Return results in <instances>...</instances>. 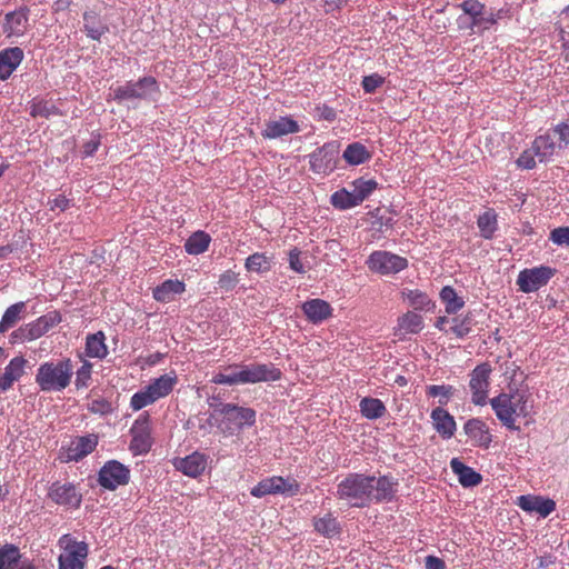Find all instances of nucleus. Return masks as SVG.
Returning a JSON list of instances; mask_svg holds the SVG:
<instances>
[{
	"mask_svg": "<svg viewBox=\"0 0 569 569\" xmlns=\"http://www.w3.org/2000/svg\"><path fill=\"white\" fill-rule=\"evenodd\" d=\"M29 27L28 10L20 8L19 10L6 14L2 31L7 37H21Z\"/></svg>",
	"mask_w": 569,
	"mask_h": 569,
	"instance_id": "nucleus-22",
	"label": "nucleus"
},
{
	"mask_svg": "<svg viewBox=\"0 0 569 569\" xmlns=\"http://www.w3.org/2000/svg\"><path fill=\"white\" fill-rule=\"evenodd\" d=\"M463 430L475 446L489 448L492 442V435L487 423L479 418L469 419Z\"/></svg>",
	"mask_w": 569,
	"mask_h": 569,
	"instance_id": "nucleus-20",
	"label": "nucleus"
},
{
	"mask_svg": "<svg viewBox=\"0 0 569 569\" xmlns=\"http://www.w3.org/2000/svg\"><path fill=\"white\" fill-rule=\"evenodd\" d=\"M551 142H569V119L555 127L551 133H548Z\"/></svg>",
	"mask_w": 569,
	"mask_h": 569,
	"instance_id": "nucleus-53",
	"label": "nucleus"
},
{
	"mask_svg": "<svg viewBox=\"0 0 569 569\" xmlns=\"http://www.w3.org/2000/svg\"><path fill=\"white\" fill-rule=\"evenodd\" d=\"M238 274L231 270H227L226 272H223L220 278H219V286L220 288L222 289H226V290H230V289H233L236 287V284L238 283Z\"/></svg>",
	"mask_w": 569,
	"mask_h": 569,
	"instance_id": "nucleus-57",
	"label": "nucleus"
},
{
	"mask_svg": "<svg viewBox=\"0 0 569 569\" xmlns=\"http://www.w3.org/2000/svg\"><path fill=\"white\" fill-rule=\"evenodd\" d=\"M331 203L335 208L341 210L349 209L359 204L352 190L348 191L345 188L332 193Z\"/></svg>",
	"mask_w": 569,
	"mask_h": 569,
	"instance_id": "nucleus-48",
	"label": "nucleus"
},
{
	"mask_svg": "<svg viewBox=\"0 0 569 569\" xmlns=\"http://www.w3.org/2000/svg\"><path fill=\"white\" fill-rule=\"evenodd\" d=\"M477 226L481 237L491 239L498 228L497 213L493 209H488L478 217Z\"/></svg>",
	"mask_w": 569,
	"mask_h": 569,
	"instance_id": "nucleus-39",
	"label": "nucleus"
},
{
	"mask_svg": "<svg viewBox=\"0 0 569 569\" xmlns=\"http://www.w3.org/2000/svg\"><path fill=\"white\" fill-rule=\"evenodd\" d=\"M28 360L22 357L12 358L6 366L3 373L0 376V390L7 391L12 388L23 375Z\"/></svg>",
	"mask_w": 569,
	"mask_h": 569,
	"instance_id": "nucleus-24",
	"label": "nucleus"
},
{
	"mask_svg": "<svg viewBox=\"0 0 569 569\" xmlns=\"http://www.w3.org/2000/svg\"><path fill=\"white\" fill-rule=\"evenodd\" d=\"M272 258L266 253L256 252L246 259L244 267L250 272H268L271 269Z\"/></svg>",
	"mask_w": 569,
	"mask_h": 569,
	"instance_id": "nucleus-46",
	"label": "nucleus"
},
{
	"mask_svg": "<svg viewBox=\"0 0 569 569\" xmlns=\"http://www.w3.org/2000/svg\"><path fill=\"white\" fill-rule=\"evenodd\" d=\"M73 363L70 358L41 363L36 373V383L41 391H62L71 383Z\"/></svg>",
	"mask_w": 569,
	"mask_h": 569,
	"instance_id": "nucleus-3",
	"label": "nucleus"
},
{
	"mask_svg": "<svg viewBox=\"0 0 569 569\" xmlns=\"http://www.w3.org/2000/svg\"><path fill=\"white\" fill-rule=\"evenodd\" d=\"M383 83V78L377 73L366 76L362 80V88L366 92L372 93Z\"/></svg>",
	"mask_w": 569,
	"mask_h": 569,
	"instance_id": "nucleus-56",
	"label": "nucleus"
},
{
	"mask_svg": "<svg viewBox=\"0 0 569 569\" xmlns=\"http://www.w3.org/2000/svg\"><path fill=\"white\" fill-rule=\"evenodd\" d=\"M211 237L204 231L193 232L184 243V249L189 254H200L208 250Z\"/></svg>",
	"mask_w": 569,
	"mask_h": 569,
	"instance_id": "nucleus-38",
	"label": "nucleus"
},
{
	"mask_svg": "<svg viewBox=\"0 0 569 569\" xmlns=\"http://www.w3.org/2000/svg\"><path fill=\"white\" fill-rule=\"evenodd\" d=\"M373 476L349 473L337 486L336 497L350 507L362 508L372 501Z\"/></svg>",
	"mask_w": 569,
	"mask_h": 569,
	"instance_id": "nucleus-4",
	"label": "nucleus"
},
{
	"mask_svg": "<svg viewBox=\"0 0 569 569\" xmlns=\"http://www.w3.org/2000/svg\"><path fill=\"white\" fill-rule=\"evenodd\" d=\"M44 335L46 333L43 332L37 320H34L12 331L9 337V340L10 343L12 345L23 343L27 341L39 339Z\"/></svg>",
	"mask_w": 569,
	"mask_h": 569,
	"instance_id": "nucleus-32",
	"label": "nucleus"
},
{
	"mask_svg": "<svg viewBox=\"0 0 569 569\" xmlns=\"http://www.w3.org/2000/svg\"><path fill=\"white\" fill-rule=\"evenodd\" d=\"M219 411L223 416L219 427L226 436H232L244 427L256 423L257 413L252 408L223 403Z\"/></svg>",
	"mask_w": 569,
	"mask_h": 569,
	"instance_id": "nucleus-7",
	"label": "nucleus"
},
{
	"mask_svg": "<svg viewBox=\"0 0 569 569\" xmlns=\"http://www.w3.org/2000/svg\"><path fill=\"white\" fill-rule=\"evenodd\" d=\"M186 284L179 280H166L153 289V298L159 302H170L176 295L182 293Z\"/></svg>",
	"mask_w": 569,
	"mask_h": 569,
	"instance_id": "nucleus-34",
	"label": "nucleus"
},
{
	"mask_svg": "<svg viewBox=\"0 0 569 569\" xmlns=\"http://www.w3.org/2000/svg\"><path fill=\"white\" fill-rule=\"evenodd\" d=\"M178 383V376L174 371H170L150 381L147 386L154 399L166 398L169 396Z\"/></svg>",
	"mask_w": 569,
	"mask_h": 569,
	"instance_id": "nucleus-29",
	"label": "nucleus"
},
{
	"mask_svg": "<svg viewBox=\"0 0 569 569\" xmlns=\"http://www.w3.org/2000/svg\"><path fill=\"white\" fill-rule=\"evenodd\" d=\"M318 116L325 120L332 121L336 118V111L333 108L328 106H321L317 108Z\"/></svg>",
	"mask_w": 569,
	"mask_h": 569,
	"instance_id": "nucleus-63",
	"label": "nucleus"
},
{
	"mask_svg": "<svg viewBox=\"0 0 569 569\" xmlns=\"http://www.w3.org/2000/svg\"><path fill=\"white\" fill-rule=\"evenodd\" d=\"M549 239L558 246L569 247V227H558L551 230Z\"/></svg>",
	"mask_w": 569,
	"mask_h": 569,
	"instance_id": "nucleus-54",
	"label": "nucleus"
},
{
	"mask_svg": "<svg viewBox=\"0 0 569 569\" xmlns=\"http://www.w3.org/2000/svg\"><path fill=\"white\" fill-rule=\"evenodd\" d=\"M300 253L301 252L297 248L290 250L289 264L293 271H296L298 273H303V272H306V269H305L303 263L301 262Z\"/></svg>",
	"mask_w": 569,
	"mask_h": 569,
	"instance_id": "nucleus-61",
	"label": "nucleus"
},
{
	"mask_svg": "<svg viewBox=\"0 0 569 569\" xmlns=\"http://www.w3.org/2000/svg\"><path fill=\"white\" fill-rule=\"evenodd\" d=\"M517 505L527 512H536L540 517L546 518L556 510V502L550 498L541 496H520Z\"/></svg>",
	"mask_w": 569,
	"mask_h": 569,
	"instance_id": "nucleus-19",
	"label": "nucleus"
},
{
	"mask_svg": "<svg viewBox=\"0 0 569 569\" xmlns=\"http://www.w3.org/2000/svg\"><path fill=\"white\" fill-rule=\"evenodd\" d=\"M44 333L61 322V316L58 311H50L36 319Z\"/></svg>",
	"mask_w": 569,
	"mask_h": 569,
	"instance_id": "nucleus-52",
	"label": "nucleus"
},
{
	"mask_svg": "<svg viewBox=\"0 0 569 569\" xmlns=\"http://www.w3.org/2000/svg\"><path fill=\"white\" fill-rule=\"evenodd\" d=\"M425 563H426V569H446L445 561L435 556L426 557Z\"/></svg>",
	"mask_w": 569,
	"mask_h": 569,
	"instance_id": "nucleus-62",
	"label": "nucleus"
},
{
	"mask_svg": "<svg viewBox=\"0 0 569 569\" xmlns=\"http://www.w3.org/2000/svg\"><path fill=\"white\" fill-rule=\"evenodd\" d=\"M89 411L106 415L111 411V403L106 399H94L88 405Z\"/></svg>",
	"mask_w": 569,
	"mask_h": 569,
	"instance_id": "nucleus-59",
	"label": "nucleus"
},
{
	"mask_svg": "<svg viewBox=\"0 0 569 569\" xmlns=\"http://www.w3.org/2000/svg\"><path fill=\"white\" fill-rule=\"evenodd\" d=\"M555 144H532L522 151L517 159V164L522 169H532L536 166V159L542 162L553 153Z\"/></svg>",
	"mask_w": 569,
	"mask_h": 569,
	"instance_id": "nucleus-23",
	"label": "nucleus"
},
{
	"mask_svg": "<svg viewBox=\"0 0 569 569\" xmlns=\"http://www.w3.org/2000/svg\"><path fill=\"white\" fill-rule=\"evenodd\" d=\"M114 100L131 101V100H156L159 92V86L153 77H144L136 82L129 81L123 86L114 89Z\"/></svg>",
	"mask_w": 569,
	"mask_h": 569,
	"instance_id": "nucleus-8",
	"label": "nucleus"
},
{
	"mask_svg": "<svg viewBox=\"0 0 569 569\" xmlns=\"http://www.w3.org/2000/svg\"><path fill=\"white\" fill-rule=\"evenodd\" d=\"M92 363L84 360L81 367L76 371L74 385L77 389L87 388L91 380Z\"/></svg>",
	"mask_w": 569,
	"mask_h": 569,
	"instance_id": "nucleus-51",
	"label": "nucleus"
},
{
	"mask_svg": "<svg viewBox=\"0 0 569 569\" xmlns=\"http://www.w3.org/2000/svg\"><path fill=\"white\" fill-rule=\"evenodd\" d=\"M423 329V319L419 313L408 311L398 318L395 336L402 339L407 335H417Z\"/></svg>",
	"mask_w": 569,
	"mask_h": 569,
	"instance_id": "nucleus-28",
	"label": "nucleus"
},
{
	"mask_svg": "<svg viewBox=\"0 0 569 569\" xmlns=\"http://www.w3.org/2000/svg\"><path fill=\"white\" fill-rule=\"evenodd\" d=\"M301 309L307 320L313 325L321 323L332 317V307L326 300L315 298L302 303Z\"/></svg>",
	"mask_w": 569,
	"mask_h": 569,
	"instance_id": "nucleus-21",
	"label": "nucleus"
},
{
	"mask_svg": "<svg viewBox=\"0 0 569 569\" xmlns=\"http://www.w3.org/2000/svg\"><path fill=\"white\" fill-rule=\"evenodd\" d=\"M157 400L154 399L152 393L146 387L144 389L133 393V396L130 399V408L133 411H139V410L143 409L144 407L154 403Z\"/></svg>",
	"mask_w": 569,
	"mask_h": 569,
	"instance_id": "nucleus-49",
	"label": "nucleus"
},
{
	"mask_svg": "<svg viewBox=\"0 0 569 569\" xmlns=\"http://www.w3.org/2000/svg\"><path fill=\"white\" fill-rule=\"evenodd\" d=\"M300 492V483L293 478H283L281 476H272L260 480L250 493L256 498H262L267 495H287L296 496Z\"/></svg>",
	"mask_w": 569,
	"mask_h": 569,
	"instance_id": "nucleus-9",
	"label": "nucleus"
},
{
	"mask_svg": "<svg viewBox=\"0 0 569 569\" xmlns=\"http://www.w3.org/2000/svg\"><path fill=\"white\" fill-rule=\"evenodd\" d=\"M26 309V303L20 301L13 303L4 311L0 321V332H6L21 319V315Z\"/></svg>",
	"mask_w": 569,
	"mask_h": 569,
	"instance_id": "nucleus-41",
	"label": "nucleus"
},
{
	"mask_svg": "<svg viewBox=\"0 0 569 569\" xmlns=\"http://www.w3.org/2000/svg\"><path fill=\"white\" fill-rule=\"evenodd\" d=\"M372 483V500L382 501L392 498L397 483L392 482L388 477L376 478L373 476Z\"/></svg>",
	"mask_w": 569,
	"mask_h": 569,
	"instance_id": "nucleus-37",
	"label": "nucleus"
},
{
	"mask_svg": "<svg viewBox=\"0 0 569 569\" xmlns=\"http://www.w3.org/2000/svg\"><path fill=\"white\" fill-rule=\"evenodd\" d=\"M361 415L369 419L376 420L385 416L387 408L378 398L365 397L359 403Z\"/></svg>",
	"mask_w": 569,
	"mask_h": 569,
	"instance_id": "nucleus-36",
	"label": "nucleus"
},
{
	"mask_svg": "<svg viewBox=\"0 0 569 569\" xmlns=\"http://www.w3.org/2000/svg\"><path fill=\"white\" fill-rule=\"evenodd\" d=\"M28 560V558H23L20 549L12 543L0 547V569H19Z\"/></svg>",
	"mask_w": 569,
	"mask_h": 569,
	"instance_id": "nucleus-30",
	"label": "nucleus"
},
{
	"mask_svg": "<svg viewBox=\"0 0 569 569\" xmlns=\"http://www.w3.org/2000/svg\"><path fill=\"white\" fill-rule=\"evenodd\" d=\"M130 470L117 460L107 461L99 471L98 482L108 490H116L129 482Z\"/></svg>",
	"mask_w": 569,
	"mask_h": 569,
	"instance_id": "nucleus-13",
	"label": "nucleus"
},
{
	"mask_svg": "<svg viewBox=\"0 0 569 569\" xmlns=\"http://www.w3.org/2000/svg\"><path fill=\"white\" fill-rule=\"evenodd\" d=\"M61 553L58 558V569H84L89 555V546L78 541L70 533L61 536L58 540Z\"/></svg>",
	"mask_w": 569,
	"mask_h": 569,
	"instance_id": "nucleus-6",
	"label": "nucleus"
},
{
	"mask_svg": "<svg viewBox=\"0 0 569 569\" xmlns=\"http://www.w3.org/2000/svg\"><path fill=\"white\" fill-rule=\"evenodd\" d=\"M23 50L19 47L0 51V79H8L23 59Z\"/></svg>",
	"mask_w": 569,
	"mask_h": 569,
	"instance_id": "nucleus-27",
	"label": "nucleus"
},
{
	"mask_svg": "<svg viewBox=\"0 0 569 569\" xmlns=\"http://www.w3.org/2000/svg\"><path fill=\"white\" fill-rule=\"evenodd\" d=\"M300 130L299 123L290 117H279L271 120L263 129V137L268 139L281 138L284 134L298 132Z\"/></svg>",
	"mask_w": 569,
	"mask_h": 569,
	"instance_id": "nucleus-25",
	"label": "nucleus"
},
{
	"mask_svg": "<svg viewBox=\"0 0 569 569\" xmlns=\"http://www.w3.org/2000/svg\"><path fill=\"white\" fill-rule=\"evenodd\" d=\"M312 522L315 530L327 538L340 533L339 522L330 512L326 513L323 517H315Z\"/></svg>",
	"mask_w": 569,
	"mask_h": 569,
	"instance_id": "nucleus-35",
	"label": "nucleus"
},
{
	"mask_svg": "<svg viewBox=\"0 0 569 569\" xmlns=\"http://www.w3.org/2000/svg\"><path fill=\"white\" fill-rule=\"evenodd\" d=\"M491 373V365L489 362H481L469 375L471 401L476 406H485L487 403Z\"/></svg>",
	"mask_w": 569,
	"mask_h": 569,
	"instance_id": "nucleus-10",
	"label": "nucleus"
},
{
	"mask_svg": "<svg viewBox=\"0 0 569 569\" xmlns=\"http://www.w3.org/2000/svg\"><path fill=\"white\" fill-rule=\"evenodd\" d=\"M70 204H71V200L62 194H59L54 199H51L48 201V206H49L50 210H52V211H54V210H59L61 212L66 211L67 209L70 208Z\"/></svg>",
	"mask_w": 569,
	"mask_h": 569,
	"instance_id": "nucleus-60",
	"label": "nucleus"
},
{
	"mask_svg": "<svg viewBox=\"0 0 569 569\" xmlns=\"http://www.w3.org/2000/svg\"><path fill=\"white\" fill-rule=\"evenodd\" d=\"M339 151L333 144H323L310 154V168L315 173L329 174L337 168Z\"/></svg>",
	"mask_w": 569,
	"mask_h": 569,
	"instance_id": "nucleus-15",
	"label": "nucleus"
},
{
	"mask_svg": "<svg viewBox=\"0 0 569 569\" xmlns=\"http://www.w3.org/2000/svg\"><path fill=\"white\" fill-rule=\"evenodd\" d=\"M450 467L453 473L458 476L459 482L463 487H473L481 482L482 477L480 473L475 471L471 467L466 466L458 458H453L450 461Z\"/></svg>",
	"mask_w": 569,
	"mask_h": 569,
	"instance_id": "nucleus-31",
	"label": "nucleus"
},
{
	"mask_svg": "<svg viewBox=\"0 0 569 569\" xmlns=\"http://www.w3.org/2000/svg\"><path fill=\"white\" fill-rule=\"evenodd\" d=\"M555 273L556 269L548 266L523 269L518 274L517 284L521 292H535L546 286Z\"/></svg>",
	"mask_w": 569,
	"mask_h": 569,
	"instance_id": "nucleus-12",
	"label": "nucleus"
},
{
	"mask_svg": "<svg viewBox=\"0 0 569 569\" xmlns=\"http://www.w3.org/2000/svg\"><path fill=\"white\" fill-rule=\"evenodd\" d=\"M132 439L130 450L134 455L147 453L152 446V437L149 426V415L140 416L131 428Z\"/></svg>",
	"mask_w": 569,
	"mask_h": 569,
	"instance_id": "nucleus-16",
	"label": "nucleus"
},
{
	"mask_svg": "<svg viewBox=\"0 0 569 569\" xmlns=\"http://www.w3.org/2000/svg\"><path fill=\"white\" fill-rule=\"evenodd\" d=\"M455 391L456 389L451 385H431L426 388V395L428 397L439 398L438 403L441 408L449 402Z\"/></svg>",
	"mask_w": 569,
	"mask_h": 569,
	"instance_id": "nucleus-47",
	"label": "nucleus"
},
{
	"mask_svg": "<svg viewBox=\"0 0 569 569\" xmlns=\"http://www.w3.org/2000/svg\"><path fill=\"white\" fill-rule=\"evenodd\" d=\"M208 463L209 456L200 451H193L186 457L173 460L174 468L190 478L201 476L207 469Z\"/></svg>",
	"mask_w": 569,
	"mask_h": 569,
	"instance_id": "nucleus-17",
	"label": "nucleus"
},
{
	"mask_svg": "<svg viewBox=\"0 0 569 569\" xmlns=\"http://www.w3.org/2000/svg\"><path fill=\"white\" fill-rule=\"evenodd\" d=\"M367 264L372 272L388 276L406 269L408 267V260L389 251L377 250L369 256Z\"/></svg>",
	"mask_w": 569,
	"mask_h": 569,
	"instance_id": "nucleus-11",
	"label": "nucleus"
},
{
	"mask_svg": "<svg viewBox=\"0 0 569 569\" xmlns=\"http://www.w3.org/2000/svg\"><path fill=\"white\" fill-rule=\"evenodd\" d=\"M403 297L409 301L410 306H412L415 309H426L430 303L431 300L429 299L428 295L415 289V290H408L406 292H402Z\"/></svg>",
	"mask_w": 569,
	"mask_h": 569,
	"instance_id": "nucleus-50",
	"label": "nucleus"
},
{
	"mask_svg": "<svg viewBox=\"0 0 569 569\" xmlns=\"http://www.w3.org/2000/svg\"><path fill=\"white\" fill-rule=\"evenodd\" d=\"M83 21L87 36L93 40H100V38L109 31L108 26L98 21L93 12H84Z\"/></svg>",
	"mask_w": 569,
	"mask_h": 569,
	"instance_id": "nucleus-40",
	"label": "nucleus"
},
{
	"mask_svg": "<svg viewBox=\"0 0 569 569\" xmlns=\"http://www.w3.org/2000/svg\"><path fill=\"white\" fill-rule=\"evenodd\" d=\"M489 403L497 419L508 430H520L518 420H523L525 426L535 421L533 399L528 390L509 388L508 391L491 398Z\"/></svg>",
	"mask_w": 569,
	"mask_h": 569,
	"instance_id": "nucleus-1",
	"label": "nucleus"
},
{
	"mask_svg": "<svg viewBox=\"0 0 569 569\" xmlns=\"http://www.w3.org/2000/svg\"><path fill=\"white\" fill-rule=\"evenodd\" d=\"M342 157L347 163L358 166L371 158V151L367 150L365 144H348Z\"/></svg>",
	"mask_w": 569,
	"mask_h": 569,
	"instance_id": "nucleus-42",
	"label": "nucleus"
},
{
	"mask_svg": "<svg viewBox=\"0 0 569 569\" xmlns=\"http://www.w3.org/2000/svg\"><path fill=\"white\" fill-rule=\"evenodd\" d=\"M350 0H325V11L327 13L339 10L343 4L348 3Z\"/></svg>",
	"mask_w": 569,
	"mask_h": 569,
	"instance_id": "nucleus-64",
	"label": "nucleus"
},
{
	"mask_svg": "<svg viewBox=\"0 0 569 569\" xmlns=\"http://www.w3.org/2000/svg\"><path fill=\"white\" fill-rule=\"evenodd\" d=\"M351 186L355 198L360 204L378 188V182L375 179L358 178Z\"/></svg>",
	"mask_w": 569,
	"mask_h": 569,
	"instance_id": "nucleus-45",
	"label": "nucleus"
},
{
	"mask_svg": "<svg viewBox=\"0 0 569 569\" xmlns=\"http://www.w3.org/2000/svg\"><path fill=\"white\" fill-rule=\"evenodd\" d=\"M556 29L559 32V40L562 43L566 59L569 60V23L557 21Z\"/></svg>",
	"mask_w": 569,
	"mask_h": 569,
	"instance_id": "nucleus-55",
	"label": "nucleus"
},
{
	"mask_svg": "<svg viewBox=\"0 0 569 569\" xmlns=\"http://www.w3.org/2000/svg\"><path fill=\"white\" fill-rule=\"evenodd\" d=\"M98 445L96 435H87L76 438L66 450L63 461H79L91 453Z\"/></svg>",
	"mask_w": 569,
	"mask_h": 569,
	"instance_id": "nucleus-18",
	"label": "nucleus"
},
{
	"mask_svg": "<svg viewBox=\"0 0 569 569\" xmlns=\"http://www.w3.org/2000/svg\"><path fill=\"white\" fill-rule=\"evenodd\" d=\"M109 353L106 345V336L102 331L90 333L86 337V356L89 358L104 359Z\"/></svg>",
	"mask_w": 569,
	"mask_h": 569,
	"instance_id": "nucleus-33",
	"label": "nucleus"
},
{
	"mask_svg": "<svg viewBox=\"0 0 569 569\" xmlns=\"http://www.w3.org/2000/svg\"><path fill=\"white\" fill-rule=\"evenodd\" d=\"M282 372L273 363H232L216 373L211 382L214 385H248L280 380Z\"/></svg>",
	"mask_w": 569,
	"mask_h": 569,
	"instance_id": "nucleus-2",
	"label": "nucleus"
},
{
	"mask_svg": "<svg viewBox=\"0 0 569 569\" xmlns=\"http://www.w3.org/2000/svg\"><path fill=\"white\" fill-rule=\"evenodd\" d=\"M458 7L463 12L457 20L460 29L485 30L497 22L498 16L478 0H465Z\"/></svg>",
	"mask_w": 569,
	"mask_h": 569,
	"instance_id": "nucleus-5",
	"label": "nucleus"
},
{
	"mask_svg": "<svg viewBox=\"0 0 569 569\" xmlns=\"http://www.w3.org/2000/svg\"><path fill=\"white\" fill-rule=\"evenodd\" d=\"M433 428L443 439L453 437L457 426L455 418L443 408L437 407L431 411Z\"/></svg>",
	"mask_w": 569,
	"mask_h": 569,
	"instance_id": "nucleus-26",
	"label": "nucleus"
},
{
	"mask_svg": "<svg viewBox=\"0 0 569 569\" xmlns=\"http://www.w3.org/2000/svg\"><path fill=\"white\" fill-rule=\"evenodd\" d=\"M48 497L54 503L68 509L79 508L82 501L81 493L77 490L76 486L70 482H53L49 488Z\"/></svg>",
	"mask_w": 569,
	"mask_h": 569,
	"instance_id": "nucleus-14",
	"label": "nucleus"
},
{
	"mask_svg": "<svg viewBox=\"0 0 569 569\" xmlns=\"http://www.w3.org/2000/svg\"><path fill=\"white\" fill-rule=\"evenodd\" d=\"M450 323L449 332L455 335L457 338H463L471 332L475 321L471 313H467L453 317L450 320Z\"/></svg>",
	"mask_w": 569,
	"mask_h": 569,
	"instance_id": "nucleus-44",
	"label": "nucleus"
},
{
	"mask_svg": "<svg viewBox=\"0 0 569 569\" xmlns=\"http://www.w3.org/2000/svg\"><path fill=\"white\" fill-rule=\"evenodd\" d=\"M440 299L445 303L446 312L449 315L456 313L465 306L463 299L459 297L456 290L450 286H446L441 289Z\"/></svg>",
	"mask_w": 569,
	"mask_h": 569,
	"instance_id": "nucleus-43",
	"label": "nucleus"
},
{
	"mask_svg": "<svg viewBox=\"0 0 569 569\" xmlns=\"http://www.w3.org/2000/svg\"><path fill=\"white\" fill-rule=\"evenodd\" d=\"M54 113V107L48 102H36L31 107V114L33 117H46Z\"/></svg>",
	"mask_w": 569,
	"mask_h": 569,
	"instance_id": "nucleus-58",
	"label": "nucleus"
}]
</instances>
